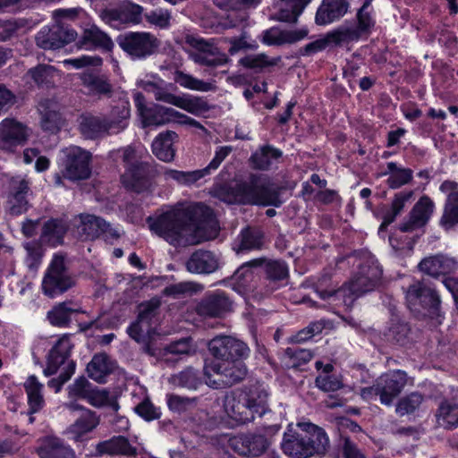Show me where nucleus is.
I'll list each match as a JSON object with an SVG mask.
<instances>
[{
    "mask_svg": "<svg viewBox=\"0 0 458 458\" xmlns=\"http://www.w3.org/2000/svg\"><path fill=\"white\" fill-rule=\"evenodd\" d=\"M209 216L207 206L195 204L171 208L148 222L150 230L171 245L187 247L216 237V227Z\"/></svg>",
    "mask_w": 458,
    "mask_h": 458,
    "instance_id": "obj_1",
    "label": "nucleus"
},
{
    "mask_svg": "<svg viewBox=\"0 0 458 458\" xmlns=\"http://www.w3.org/2000/svg\"><path fill=\"white\" fill-rule=\"evenodd\" d=\"M217 196L229 204L280 207L283 203L280 198V188L258 174H250L248 181L220 186Z\"/></svg>",
    "mask_w": 458,
    "mask_h": 458,
    "instance_id": "obj_2",
    "label": "nucleus"
},
{
    "mask_svg": "<svg viewBox=\"0 0 458 458\" xmlns=\"http://www.w3.org/2000/svg\"><path fill=\"white\" fill-rule=\"evenodd\" d=\"M268 393L261 386H250L226 394L224 401L225 412L233 420L245 424L259 418L275 417L267 403Z\"/></svg>",
    "mask_w": 458,
    "mask_h": 458,
    "instance_id": "obj_3",
    "label": "nucleus"
},
{
    "mask_svg": "<svg viewBox=\"0 0 458 458\" xmlns=\"http://www.w3.org/2000/svg\"><path fill=\"white\" fill-rule=\"evenodd\" d=\"M276 417L266 418L255 433L242 434L230 440L233 449L240 455L258 457L265 454L274 443L281 429Z\"/></svg>",
    "mask_w": 458,
    "mask_h": 458,
    "instance_id": "obj_4",
    "label": "nucleus"
},
{
    "mask_svg": "<svg viewBox=\"0 0 458 458\" xmlns=\"http://www.w3.org/2000/svg\"><path fill=\"white\" fill-rule=\"evenodd\" d=\"M205 383L213 389L231 387L242 382L248 374L244 360H210L203 368Z\"/></svg>",
    "mask_w": 458,
    "mask_h": 458,
    "instance_id": "obj_5",
    "label": "nucleus"
},
{
    "mask_svg": "<svg viewBox=\"0 0 458 458\" xmlns=\"http://www.w3.org/2000/svg\"><path fill=\"white\" fill-rule=\"evenodd\" d=\"M408 383L407 373L396 369L382 374L372 386L360 389L363 399L372 400L378 397L381 404L391 406Z\"/></svg>",
    "mask_w": 458,
    "mask_h": 458,
    "instance_id": "obj_6",
    "label": "nucleus"
},
{
    "mask_svg": "<svg viewBox=\"0 0 458 458\" xmlns=\"http://www.w3.org/2000/svg\"><path fill=\"white\" fill-rule=\"evenodd\" d=\"M141 87L152 94L157 101L173 105L194 115H200L210 109L208 103L202 97L189 94L174 95L166 88L152 81H142Z\"/></svg>",
    "mask_w": 458,
    "mask_h": 458,
    "instance_id": "obj_7",
    "label": "nucleus"
},
{
    "mask_svg": "<svg viewBox=\"0 0 458 458\" xmlns=\"http://www.w3.org/2000/svg\"><path fill=\"white\" fill-rule=\"evenodd\" d=\"M383 270L375 257L369 256L360 264L358 271L346 287V293L360 296L377 289L382 281Z\"/></svg>",
    "mask_w": 458,
    "mask_h": 458,
    "instance_id": "obj_8",
    "label": "nucleus"
},
{
    "mask_svg": "<svg viewBox=\"0 0 458 458\" xmlns=\"http://www.w3.org/2000/svg\"><path fill=\"white\" fill-rule=\"evenodd\" d=\"M119 47L133 60H143L154 55L159 46L158 38L150 32L129 31L117 38Z\"/></svg>",
    "mask_w": 458,
    "mask_h": 458,
    "instance_id": "obj_9",
    "label": "nucleus"
},
{
    "mask_svg": "<svg viewBox=\"0 0 458 458\" xmlns=\"http://www.w3.org/2000/svg\"><path fill=\"white\" fill-rule=\"evenodd\" d=\"M75 284V280L69 272L63 255H55L42 281L43 293L54 298Z\"/></svg>",
    "mask_w": 458,
    "mask_h": 458,
    "instance_id": "obj_10",
    "label": "nucleus"
},
{
    "mask_svg": "<svg viewBox=\"0 0 458 458\" xmlns=\"http://www.w3.org/2000/svg\"><path fill=\"white\" fill-rule=\"evenodd\" d=\"M71 226L74 235L82 241L94 240L101 235L106 240L117 239L120 236L110 224L94 215L81 214L71 221Z\"/></svg>",
    "mask_w": 458,
    "mask_h": 458,
    "instance_id": "obj_11",
    "label": "nucleus"
},
{
    "mask_svg": "<svg viewBox=\"0 0 458 458\" xmlns=\"http://www.w3.org/2000/svg\"><path fill=\"white\" fill-rule=\"evenodd\" d=\"M185 43L191 49L190 58L197 64L208 67H218L227 64L230 59L223 53L213 40H206L199 37L188 35Z\"/></svg>",
    "mask_w": 458,
    "mask_h": 458,
    "instance_id": "obj_12",
    "label": "nucleus"
},
{
    "mask_svg": "<svg viewBox=\"0 0 458 458\" xmlns=\"http://www.w3.org/2000/svg\"><path fill=\"white\" fill-rule=\"evenodd\" d=\"M405 299L409 309L414 312H427L437 315L440 306V298L435 289L423 281H414L405 291Z\"/></svg>",
    "mask_w": 458,
    "mask_h": 458,
    "instance_id": "obj_13",
    "label": "nucleus"
},
{
    "mask_svg": "<svg viewBox=\"0 0 458 458\" xmlns=\"http://www.w3.org/2000/svg\"><path fill=\"white\" fill-rule=\"evenodd\" d=\"M208 348L214 360H244L250 353V349L243 341L231 335L215 336L208 342Z\"/></svg>",
    "mask_w": 458,
    "mask_h": 458,
    "instance_id": "obj_14",
    "label": "nucleus"
},
{
    "mask_svg": "<svg viewBox=\"0 0 458 458\" xmlns=\"http://www.w3.org/2000/svg\"><path fill=\"white\" fill-rule=\"evenodd\" d=\"M65 169L64 176L72 181L87 179L91 173V154L77 146H71L64 150Z\"/></svg>",
    "mask_w": 458,
    "mask_h": 458,
    "instance_id": "obj_15",
    "label": "nucleus"
},
{
    "mask_svg": "<svg viewBox=\"0 0 458 458\" xmlns=\"http://www.w3.org/2000/svg\"><path fill=\"white\" fill-rule=\"evenodd\" d=\"M76 32L61 21L42 28L36 36L37 45L43 49H57L73 41Z\"/></svg>",
    "mask_w": 458,
    "mask_h": 458,
    "instance_id": "obj_16",
    "label": "nucleus"
},
{
    "mask_svg": "<svg viewBox=\"0 0 458 458\" xmlns=\"http://www.w3.org/2000/svg\"><path fill=\"white\" fill-rule=\"evenodd\" d=\"M308 441V433L305 427H301V423H298L295 428L289 425L284 434L281 448L290 457L310 458Z\"/></svg>",
    "mask_w": 458,
    "mask_h": 458,
    "instance_id": "obj_17",
    "label": "nucleus"
},
{
    "mask_svg": "<svg viewBox=\"0 0 458 458\" xmlns=\"http://www.w3.org/2000/svg\"><path fill=\"white\" fill-rule=\"evenodd\" d=\"M232 301L223 291L216 290L206 293L196 306V312L200 317L221 318L231 310Z\"/></svg>",
    "mask_w": 458,
    "mask_h": 458,
    "instance_id": "obj_18",
    "label": "nucleus"
},
{
    "mask_svg": "<svg viewBox=\"0 0 458 458\" xmlns=\"http://www.w3.org/2000/svg\"><path fill=\"white\" fill-rule=\"evenodd\" d=\"M29 137L26 126L13 119H4L0 123V148L13 152L18 146L25 144Z\"/></svg>",
    "mask_w": 458,
    "mask_h": 458,
    "instance_id": "obj_19",
    "label": "nucleus"
},
{
    "mask_svg": "<svg viewBox=\"0 0 458 458\" xmlns=\"http://www.w3.org/2000/svg\"><path fill=\"white\" fill-rule=\"evenodd\" d=\"M142 10L139 4L124 3L116 8L104 10L101 18L114 27L126 23L138 24L141 21Z\"/></svg>",
    "mask_w": 458,
    "mask_h": 458,
    "instance_id": "obj_20",
    "label": "nucleus"
},
{
    "mask_svg": "<svg viewBox=\"0 0 458 458\" xmlns=\"http://www.w3.org/2000/svg\"><path fill=\"white\" fill-rule=\"evenodd\" d=\"M221 266L222 259L219 254L202 249L195 250L185 263L190 273L203 275L212 274Z\"/></svg>",
    "mask_w": 458,
    "mask_h": 458,
    "instance_id": "obj_21",
    "label": "nucleus"
},
{
    "mask_svg": "<svg viewBox=\"0 0 458 458\" xmlns=\"http://www.w3.org/2000/svg\"><path fill=\"white\" fill-rule=\"evenodd\" d=\"M434 208V202L428 196H422L413 206L408 218L400 225V230L412 232L424 226L429 220Z\"/></svg>",
    "mask_w": 458,
    "mask_h": 458,
    "instance_id": "obj_22",
    "label": "nucleus"
},
{
    "mask_svg": "<svg viewBox=\"0 0 458 458\" xmlns=\"http://www.w3.org/2000/svg\"><path fill=\"white\" fill-rule=\"evenodd\" d=\"M95 451L97 456L110 455L132 458L138 455L137 448L131 445L129 439L123 436H114L107 440L98 443Z\"/></svg>",
    "mask_w": 458,
    "mask_h": 458,
    "instance_id": "obj_23",
    "label": "nucleus"
},
{
    "mask_svg": "<svg viewBox=\"0 0 458 458\" xmlns=\"http://www.w3.org/2000/svg\"><path fill=\"white\" fill-rule=\"evenodd\" d=\"M79 78L88 95L98 98L112 96L113 85L106 75L87 70L81 72Z\"/></svg>",
    "mask_w": 458,
    "mask_h": 458,
    "instance_id": "obj_24",
    "label": "nucleus"
},
{
    "mask_svg": "<svg viewBox=\"0 0 458 458\" xmlns=\"http://www.w3.org/2000/svg\"><path fill=\"white\" fill-rule=\"evenodd\" d=\"M127 333L130 337L141 345L143 352L152 357L159 355L152 341V335L155 334V330L151 327V324L144 320H140V318H137V320L131 323L127 328Z\"/></svg>",
    "mask_w": 458,
    "mask_h": 458,
    "instance_id": "obj_25",
    "label": "nucleus"
},
{
    "mask_svg": "<svg viewBox=\"0 0 458 458\" xmlns=\"http://www.w3.org/2000/svg\"><path fill=\"white\" fill-rule=\"evenodd\" d=\"M154 171L146 161H140L123 174V182L137 192L147 190L149 186L150 177Z\"/></svg>",
    "mask_w": 458,
    "mask_h": 458,
    "instance_id": "obj_26",
    "label": "nucleus"
},
{
    "mask_svg": "<svg viewBox=\"0 0 458 458\" xmlns=\"http://www.w3.org/2000/svg\"><path fill=\"white\" fill-rule=\"evenodd\" d=\"M72 346L67 335H63L57 341L48 354L47 366L44 369L45 376L49 377L55 374L61 366H64V369L69 361H72L69 360Z\"/></svg>",
    "mask_w": 458,
    "mask_h": 458,
    "instance_id": "obj_27",
    "label": "nucleus"
},
{
    "mask_svg": "<svg viewBox=\"0 0 458 458\" xmlns=\"http://www.w3.org/2000/svg\"><path fill=\"white\" fill-rule=\"evenodd\" d=\"M418 267L424 274L438 277L455 271L458 264L453 258L439 254L423 259Z\"/></svg>",
    "mask_w": 458,
    "mask_h": 458,
    "instance_id": "obj_28",
    "label": "nucleus"
},
{
    "mask_svg": "<svg viewBox=\"0 0 458 458\" xmlns=\"http://www.w3.org/2000/svg\"><path fill=\"white\" fill-rule=\"evenodd\" d=\"M347 0H323L318 7L315 21L318 25H327L340 20L347 13Z\"/></svg>",
    "mask_w": 458,
    "mask_h": 458,
    "instance_id": "obj_29",
    "label": "nucleus"
},
{
    "mask_svg": "<svg viewBox=\"0 0 458 458\" xmlns=\"http://www.w3.org/2000/svg\"><path fill=\"white\" fill-rule=\"evenodd\" d=\"M301 427H305V431L308 433L309 441L307 443L310 457L325 455L330 447V441L326 431L311 422H301Z\"/></svg>",
    "mask_w": 458,
    "mask_h": 458,
    "instance_id": "obj_30",
    "label": "nucleus"
},
{
    "mask_svg": "<svg viewBox=\"0 0 458 458\" xmlns=\"http://www.w3.org/2000/svg\"><path fill=\"white\" fill-rule=\"evenodd\" d=\"M78 46L81 48L91 50L101 48L106 51H110L114 43L111 38L97 26H91L84 30L81 37L78 41Z\"/></svg>",
    "mask_w": 458,
    "mask_h": 458,
    "instance_id": "obj_31",
    "label": "nucleus"
},
{
    "mask_svg": "<svg viewBox=\"0 0 458 458\" xmlns=\"http://www.w3.org/2000/svg\"><path fill=\"white\" fill-rule=\"evenodd\" d=\"M80 131L86 139L96 140L106 135H112L106 118L92 114H84L81 116Z\"/></svg>",
    "mask_w": 458,
    "mask_h": 458,
    "instance_id": "obj_32",
    "label": "nucleus"
},
{
    "mask_svg": "<svg viewBox=\"0 0 458 458\" xmlns=\"http://www.w3.org/2000/svg\"><path fill=\"white\" fill-rule=\"evenodd\" d=\"M100 417L89 409H82V412L68 428V433L72 435L75 441H81L82 437L93 431L99 424Z\"/></svg>",
    "mask_w": 458,
    "mask_h": 458,
    "instance_id": "obj_33",
    "label": "nucleus"
},
{
    "mask_svg": "<svg viewBox=\"0 0 458 458\" xmlns=\"http://www.w3.org/2000/svg\"><path fill=\"white\" fill-rule=\"evenodd\" d=\"M131 117V110L129 101L120 99L111 107L110 114L106 118V123L112 135L118 134L124 131L128 125Z\"/></svg>",
    "mask_w": 458,
    "mask_h": 458,
    "instance_id": "obj_34",
    "label": "nucleus"
},
{
    "mask_svg": "<svg viewBox=\"0 0 458 458\" xmlns=\"http://www.w3.org/2000/svg\"><path fill=\"white\" fill-rule=\"evenodd\" d=\"M40 458H75L74 451L56 437H47L38 448Z\"/></svg>",
    "mask_w": 458,
    "mask_h": 458,
    "instance_id": "obj_35",
    "label": "nucleus"
},
{
    "mask_svg": "<svg viewBox=\"0 0 458 458\" xmlns=\"http://www.w3.org/2000/svg\"><path fill=\"white\" fill-rule=\"evenodd\" d=\"M68 228L69 225L64 219H49L43 225L40 241L51 246L62 244Z\"/></svg>",
    "mask_w": 458,
    "mask_h": 458,
    "instance_id": "obj_36",
    "label": "nucleus"
},
{
    "mask_svg": "<svg viewBox=\"0 0 458 458\" xmlns=\"http://www.w3.org/2000/svg\"><path fill=\"white\" fill-rule=\"evenodd\" d=\"M177 139V133L173 131L160 133L152 143L153 154L164 162L173 161L175 155L173 146Z\"/></svg>",
    "mask_w": 458,
    "mask_h": 458,
    "instance_id": "obj_37",
    "label": "nucleus"
},
{
    "mask_svg": "<svg viewBox=\"0 0 458 458\" xmlns=\"http://www.w3.org/2000/svg\"><path fill=\"white\" fill-rule=\"evenodd\" d=\"M38 110L42 129L51 133L58 131L63 124V118L56 104L50 100L42 101L39 103Z\"/></svg>",
    "mask_w": 458,
    "mask_h": 458,
    "instance_id": "obj_38",
    "label": "nucleus"
},
{
    "mask_svg": "<svg viewBox=\"0 0 458 458\" xmlns=\"http://www.w3.org/2000/svg\"><path fill=\"white\" fill-rule=\"evenodd\" d=\"M75 313H84V311L71 301H64L54 306L47 312V319L53 326L67 327L72 320V315Z\"/></svg>",
    "mask_w": 458,
    "mask_h": 458,
    "instance_id": "obj_39",
    "label": "nucleus"
},
{
    "mask_svg": "<svg viewBox=\"0 0 458 458\" xmlns=\"http://www.w3.org/2000/svg\"><path fill=\"white\" fill-rule=\"evenodd\" d=\"M307 29L295 30H279L277 29H270L264 32L263 42L267 45H283L292 44L304 38L308 35Z\"/></svg>",
    "mask_w": 458,
    "mask_h": 458,
    "instance_id": "obj_40",
    "label": "nucleus"
},
{
    "mask_svg": "<svg viewBox=\"0 0 458 458\" xmlns=\"http://www.w3.org/2000/svg\"><path fill=\"white\" fill-rule=\"evenodd\" d=\"M282 157V151L271 145H265L258 148L250 157L249 162L253 169L267 171L274 160Z\"/></svg>",
    "mask_w": 458,
    "mask_h": 458,
    "instance_id": "obj_41",
    "label": "nucleus"
},
{
    "mask_svg": "<svg viewBox=\"0 0 458 458\" xmlns=\"http://www.w3.org/2000/svg\"><path fill=\"white\" fill-rule=\"evenodd\" d=\"M23 386L28 397L30 413L38 412L45 405V399L42 394L44 386L38 382L35 376H30Z\"/></svg>",
    "mask_w": 458,
    "mask_h": 458,
    "instance_id": "obj_42",
    "label": "nucleus"
},
{
    "mask_svg": "<svg viewBox=\"0 0 458 458\" xmlns=\"http://www.w3.org/2000/svg\"><path fill=\"white\" fill-rule=\"evenodd\" d=\"M384 335L387 342L404 346L411 340V327L408 323L398 318H392Z\"/></svg>",
    "mask_w": 458,
    "mask_h": 458,
    "instance_id": "obj_43",
    "label": "nucleus"
},
{
    "mask_svg": "<svg viewBox=\"0 0 458 458\" xmlns=\"http://www.w3.org/2000/svg\"><path fill=\"white\" fill-rule=\"evenodd\" d=\"M261 267H264V272L268 280L269 287L266 293H271L277 287V283L281 280L285 279L288 276V267L284 262L278 260H267L264 259V263Z\"/></svg>",
    "mask_w": 458,
    "mask_h": 458,
    "instance_id": "obj_44",
    "label": "nucleus"
},
{
    "mask_svg": "<svg viewBox=\"0 0 458 458\" xmlns=\"http://www.w3.org/2000/svg\"><path fill=\"white\" fill-rule=\"evenodd\" d=\"M113 370V366L106 354L99 353L93 356L91 361L87 366V372L90 378L104 383L105 378Z\"/></svg>",
    "mask_w": 458,
    "mask_h": 458,
    "instance_id": "obj_45",
    "label": "nucleus"
},
{
    "mask_svg": "<svg viewBox=\"0 0 458 458\" xmlns=\"http://www.w3.org/2000/svg\"><path fill=\"white\" fill-rule=\"evenodd\" d=\"M311 0H280L277 19L285 22H296L299 15Z\"/></svg>",
    "mask_w": 458,
    "mask_h": 458,
    "instance_id": "obj_46",
    "label": "nucleus"
},
{
    "mask_svg": "<svg viewBox=\"0 0 458 458\" xmlns=\"http://www.w3.org/2000/svg\"><path fill=\"white\" fill-rule=\"evenodd\" d=\"M331 44L344 46L360 40L362 36L356 30L354 23L343 24L327 33Z\"/></svg>",
    "mask_w": 458,
    "mask_h": 458,
    "instance_id": "obj_47",
    "label": "nucleus"
},
{
    "mask_svg": "<svg viewBox=\"0 0 458 458\" xmlns=\"http://www.w3.org/2000/svg\"><path fill=\"white\" fill-rule=\"evenodd\" d=\"M437 422L439 427L452 430L458 427V404L448 402L441 403L437 413Z\"/></svg>",
    "mask_w": 458,
    "mask_h": 458,
    "instance_id": "obj_48",
    "label": "nucleus"
},
{
    "mask_svg": "<svg viewBox=\"0 0 458 458\" xmlns=\"http://www.w3.org/2000/svg\"><path fill=\"white\" fill-rule=\"evenodd\" d=\"M425 400L424 394L418 391L411 392L401 397L395 404V412L403 417L414 414Z\"/></svg>",
    "mask_w": 458,
    "mask_h": 458,
    "instance_id": "obj_49",
    "label": "nucleus"
},
{
    "mask_svg": "<svg viewBox=\"0 0 458 458\" xmlns=\"http://www.w3.org/2000/svg\"><path fill=\"white\" fill-rule=\"evenodd\" d=\"M174 81L181 87L191 90L208 92L215 89V86L212 83L195 78L180 70L174 72Z\"/></svg>",
    "mask_w": 458,
    "mask_h": 458,
    "instance_id": "obj_50",
    "label": "nucleus"
},
{
    "mask_svg": "<svg viewBox=\"0 0 458 458\" xmlns=\"http://www.w3.org/2000/svg\"><path fill=\"white\" fill-rule=\"evenodd\" d=\"M440 225L449 230L458 225V192H451L447 195Z\"/></svg>",
    "mask_w": 458,
    "mask_h": 458,
    "instance_id": "obj_51",
    "label": "nucleus"
},
{
    "mask_svg": "<svg viewBox=\"0 0 458 458\" xmlns=\"http://www.w3.org/2000/svg\"><path fill=\"white\" fill-rule=\"evenodd\" d=\"M169 382L175 386L190 390H196L202 384L199 372L192 367H188L184 370L173 375Z\"/></svg>",
    "mask_w": 458,
    "mask_h": 458,
    "instance_id": "obj_52",
    "label": "nucleus"
},
{
    "mask_svg": "<svg viewBox=\"0 0 458 458\" xmlns=\"http://www.w3.org/2000/svg\"><path fill=\"white\" fill-rule=\"evenodd\" d=\"M85 400L90 405L96 408L108 406L115 412L120 408L116 398L113 395H110L109 391H107L106 389H100L97 386H93L90 393L88 395H86Z\"/></svg>",
    "mask_w": 458,
    "mask_h": 458,
    "instance_id": "obj_53",
    "label": "nucleus"
},
{
    "mask_svg": "<svg viewBox=\"0 0 458 458\" xmlns=\"http://www.w3.org/2000/svg\"><path fill=\"white\" fill-rule=\"evenodd\" d=\"M168 107L161 105H153L147 110H144L140 116L142 126L144 128L150 126H162L168 123Z\"/></svg>",
    "mask_w": 458,
    "mask_h": 458,
    "instance_id": "obj_54",
    "label": "nucleus"
},
{
    "mask_svg": "<svg viewBox=\"0 0 458 458\" xmlns=\"http://www.w3.org/2000/svg\"><path fill=\"white\" fill-rule=\"evenodd\" d=\"M390 174L387 184L391 189H398L407 184L412 179V171L409 168H401L394 162L387 163V171L384 174Z\"/></svg>",
    "mask_w": 458,
    "mask_h": 458,
    "instance_id": "obj_55",
    "label": "nucleus"
},
{
    "mask_svg": "<svg viewBox=\"0 0 458 458\" xmlns=\"http://www.w3.org/2000/svg\"><path fill=\"white\" fill-rule=\"evenodd\" d=\"M317 293L322 300L336 299L338 296H346V287L336 288L331 282L329 275H323L315 284Z\"/></svg>",
    "mask_w": 458,
    "mask_h": 458,
    "instance_id": "obj_56",
    "label": "nucleus"
},
{
    "mask_svg": "<svg viewBox=\"0 0 458 458\" xmlns=\"http://www.w3.org/2000/svg\"><path fill=\"white\" fill-rule=\"evenodd\" d=\"M241 250H250L260 249L263 245V234L256 228H245L240 234Z\"/></svg>",
    "mask_w": 458,
    "mask_h": 458,
    "instance_id": "obj_57",
    "label": "nucleus"
},
{
    "mask_svg": "<svg viewBox=\"0 0 458 458\" xmlns=\"http://www.w3.org/2000/svg\"><path fill=\"white\" fill-rule=\"evenodd\" d=\"M245 7L246 6H243V8H235L233 4L228 5V13L219 22L217 30L219 28L223 30L232 29L246 21L249 18V13Z\"/></svg>",
    "mask_w": 458,
    "mask_h": 458,
    "instance_id": "obj_58",
    "label": "nucleus"
},
{
    "mask_svg": "<svg viewBox=\"0 0 458 458\" xmlns=\"http://www.w3.org/2000/svg\"><path fill=\"white\" fill-rule=\"evenodd\" d=\"M165 180H174L182 184H192L205 176V170H195L191 172L166 169L164 172Z\"/></svg>",
    "mask_w": 458,
    "mask_h": 458,
    "instance_id": "obj_59",
    "label": "nucleus"
},
{
    "mask_svg": "<svg viewBox=\"0 0 458 458\" xmlns=\"http://www.w3.org/2000/svg\"><path fill=\"white\" fill-rule=\"evenodd\" d=\"M55 72L56 70L51 65L39 64L30 69L28 73L37 84L40 85L51 83Z\"/></svg>",
    "mask_w": 458,
    "mask_h": 458,
    "instance_id": "obj_60",
    "label": "nucleus"
},
{
    "mask_svg": "<svg viewBox=\"0 0 458 458\" xmlns=\"http://www.w3.org/2000/svg\"><path fill=\"white\" fill-rule=\"evenodd\" d=\"M239 63L246 68L254 70H262L265 67L276 64V61L269 59L265 54L247 55L241 58Z\"/></svg>",
    "mask_w": 458,
    "mask_h": 458,
    "instance_id": "obj_61",
    "label": "nucleus"
},
{
    "mask_svg": "<svg viewBox=\"0 0 458 458\" xmlns=\"http://www.w3.org/2000/svg\"><path fill=\"white\" fill-rule=\"evenodd\" d=\"M145 18L148 23L160 29H165L170 25L171 13L166 9L157 8L147 13Z\"/></svg>",
    "mask_w": 458,
    "mask_h": 458,
    "instance_id": "obj_62",
    "label": "nucleus"
},
{
    "mask_svg": "<svg viewBox=\"0 0 458 458\" xmlns=\"http://www.w3.org/2000/svg\"><path fill=\"white\" fill-rule=\"evenodd\" d=\"M264 259H254L242 264L233 274V277L239 284H245L252 277V267H261Z\"/></svg>",
    "mask_w": 458,
    "mask_h": 458,
    "instance_id": "obj_63",
    "label": "nucleus"
},
{
    "mask_svg": "<svg viewBox=\"0 0 458 458\" xmlns=\"http://www.w3.org/2000/svg\"><path fill=\"white\" fill-rule=\"evenodd\" d=\"M160 301L157 298H153L148 301L142 302L139 305L140 320H144L151 324V320L157 316L160 307Z\"/></svg>",
    "mask_w": 458,
    "mask_h": 458,
    "instance_id": "obj_64",
    "label": "nucleus"
}]
</instances>
